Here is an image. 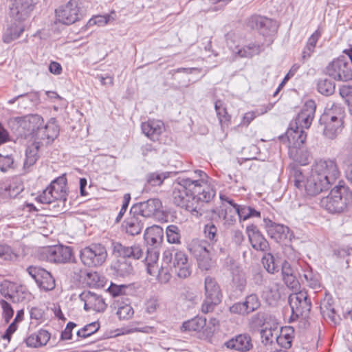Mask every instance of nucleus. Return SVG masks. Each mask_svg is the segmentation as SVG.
Returning a JSON list of instances; mask_svg holds the SVG:
<instances>
[{
    "mask_svg": "<svg viewBox=\"0 0 352 352\" xmlns=\"http://www.w3.org/2000/svg\"><path fill=\"white\" fill-rule=\"evenodd\" d=\"M170 172H155L147 175V184L151 186H160L163 184L164 179L170 177Z\"/></svg>",
    "mask_w": 352,
    "mask_h": 352,
    "instance_id": "obj_40",
    "label": "nucleus"
},
{
    "mask_svg": "<svg viewBox=\"0 0 352 352\" xmlns=\"http://www.w3.org/2000/svg\"><path fill=\"white\" fill-rule=\"evenodd\" d=\"M289 302L293 314L296 316H307L311 307L310 299L307 292L300 291L293 294L289 297Z\"/></svg>",
    "mask_w": 352,
    "mask_h": 352,
    "instance_id": "obj_9",
    "label": "nucleus"
},
{
    "mask_svg": "<svg viewBox=\"0 0 352 352\" xmlns=\"http://www.w3.org/2000/svg\"><path fill=\"white\" fill-rule=\"evenodd\" d=\"M247 25L252 29L259 31L263 36H270L275 33L277 30L276 21L261 16H252L247 21Z\"/></svg>",
    "mask_w": 352,
    "mask_h": 352,
    "instance_id": "obj_15",
    "label": "nucleus"
},
{
    "mask_svg": "<svg viewBox=\"0 0 352 352\" xmlns=\"http://www.w3.org/2000/svg\"><path fill=\"white\" fill-rule=\"evenodd\" d=\"M302 277L307 285L310 288L314 289L321 288L320 275L316 272H314L309 266H307L306 269L303 270Z\"/></svg>",
    "mask_w": 352,
    "mask_h": 352,
    "instance_id": "obj_34",
    "label": "nucleus"
},
{
    "mask_svg": "<svg viewBox=\"0 0 352 352\" xmlns=\"http://www.w3.org/2000/svg\"><path fill=\"white\" fill-rule=\"evenodd\" d=\"M349 188L344 185L335 186L330 194L321 199L320 205L331 213H340L349 204Z\"/></svg>",
    "mask_w": 352,
    "mask_h": 352,
    "instance_id": "obj_3",
    "label": "nucleus"
},
{
    "mask_svg": "<svg viewBox=\"0 0 352 352\" xmlns=\"http://www.w3.org/2000/svg\"><path fill=\"white\" fill-rule=\"evenodd\" d=\"M15 122L19 129L23 130L22 131H19V134L21 136L27 137L34 135V132L36 131V129L43 124V119L41 116L34 114L17 118Z\"/></svg>",
    "mask_w": 352,
    "mask_h": 352,
    "instance_id": "obj_12",
    "label": "nucleus"
},
{
    "mask_svg": "<svg viewBox=\"0 0 352 352\" xmlns=\"http://www.w3.org/2000/svg\"><path fill=\"white\" fill-rule=\"evenodd\" d=\"M162 207V201L159 199L153 198L133 204L131 212L139 214L143 218H150L160 212Z\"/></svg>",
    "mask_w": 352,
    "mask_h": 352,
    "instance_id": "obj_11",
    "label": "nucleus"
},
{
    "mask_svg": "<svg viewBox=\"0 0 352 352\" xmlns=\"http://www.w3.org/2000/svg\"><path fill=\"white\" fill-rule=\"evenodd\" d=\"M278 331L277 329H263L261 332L263 342L272 343L274 338L275 332Z\"/></svg>",
    "mask_w": 352,
    "mask_h": 352,
    "instance_id": "obj_61",
    "label": "nucleus"
},
{
    "mask_svg": "<svg viewBox=\"0 0 352 352\" xmlns=\"http://www.w3.org/2000/svg\"><path fill=\"white\" fill-rule=\"evenodd\" d=\"M122 226L129 235L140 234L144 226V218L139 214H134L130 211L129 216L124 221Z\"/></svg>",
    "mask_w": 352,
    "mask_h": 352,
    "instance_id": "obj_21",
    "label": "nucleus"
},
{
    "mask_svg": "<svg viewBox=\"0 0 352 352\" xmlns=\"http://www.w3.org/2000/svg\"><path fill=\"white\" fill-rule=\"evenodd\" d=\"M195 174L197 175L199 179L185 177V179H188V181L187 187L188 188V191L190 192V195H195L196 197H201L206 195L205 192H207L208 191L211 190L214 196L215 191L211 188L206 182L207 175L201 170H195Z\"/></svg>",
    "mask_w": 352,
    "mask_h": 352,
    "instance_id": "obj_13",
    "label": "nucleus"
},
{
    "mask_svg": "<svg viewBox=\"0 0 352 352\" xmlns=\"http://www.w3.org/2000/svg\"><path fill=\"white\" fill-rule=\"evenodd\" d=\"M163 236V229L154 225L146 229L144 238L148 245L156 248L162 242Z\"/></svg>",
    "mask_w": 352,
    "mask_h": 352,
    "instance_id": "obj_27",
    "label": "nucleus"
},
{
    "mask_svg": "<svg viewBox=\"0 0 352 352\" xmlns=\"http://www.w3.org/2000/svg\"><path fill=\"white\" fill-rule=\"evenodd\" d=\"M59 128L56 123L55 118H52L45 125L39 126L34 135V143L35 145H39V147L44 145H48L51 144L58 135Z\"/></svg>",
    "mask_w": 352,
    "mask_h": 352,
    "instance_id": "obj_6",
    "label": "nucleus"
},
{
    "mask_svg": "<svg viewBox=\"0 0 352 352\" xmlns=\"http://www.w3.org/2000/svg\"><path fill=\"white\" fill-rule=\"evenodd\" d=\"M113 19L111 15H98L91 18L87 23L88 26L98 25V26H103L108 23L111 19Z\"/></svg>",
    "mask_w": 352,
    "mask_h": 352,
    "instance_id": "obj_59",
    "label": "nucleus"
},
{
    "mask_svg": "<svg viewBox=\"0 0 352 352\" xmlns=\"http://www.w3.org/2000/svg\"><path fill=\"white\" fill-rule=\"evenodd\" d=\"M272 107V106L271 104H268L265 107V109L262 110L261 112H259L258 110H256L255 111L246 113L243 116V124L248 125L257 116L267 113Z\"/></svg>",
    "mask_w": 352,
    "mask_h": 352,
    "instance_id": "obj_60",
    "label": "nucleus"
},
{
    "mask_svg": "<svg viewBox=\"0 0 352 352\" xmlns=\"http://www.w3.org/2000/svg\"><path fill=\"white\" fill-rule=\"evenodd\" d=\"M206 324V319L196 317L183 323L182 329L188 331H201Z\"/></svg>",
    "mask_w": 352,
    "mask_h": 352,
    "instance_id": "obj_37",
    "label": "nucleus"
},
{
    "mask_svg": "<svg viewBox=\"0 0 352 352\" xmlns=\"http://www.w3.org/2000/svg\"><path fill=\"white\" fill-rule=\"evenodd\" d=\"M205 296L207 298L221 301L222 294L220 287L216 280L210 276L205 278Z\"/></svg>",
    "mask_w": 352,
    "mask_h": 352,
    "instance_id": "obj_32",
    "label": "nucleus"
},
{
    "mask_svg": "<svg viewBox=\"0 0 352 352\" xmlns=\"http://www.w3.org/2000/svg\"><path fill=\"white\" fill-rule=\"evenodd\" d=\"M244 304L249 314L256 310L261 305L259 298L255 294L248 296L244 301Z\"/></svg>",
    "mask_w": 352,
    "mask_h": 352,
    "instance_id": "obj_51",
    "label": "nucleus"
},
{
    "mask_svg": "<svg viewBox=\"0 0 352 352\" xmlns=\"http://www.w3.org/2000/svg\"><path fill=\"white\" fill-rule=\"evenodd\" d=\"M23 31V29L17 26L7 28L3 36V41L7 43H10L12 41L18 38Z\"/></svg>",
    "mask_w": 352,
    "mask_h": 352,
    "instance_id": "obj_47",
    "label": "nucleus"
},
{
    "mask_svg": "<svg viewBox=\"0 0 352 352\" xmlns=\"http://www.w3.org/2000/svg\"><path fill=\"white\" fill-rule=\"evenodd\" d=\"M225 346L241 352L249 351L253 347L252 339L248 334H240L232 338L225 343Z\"/></svg>",
    "mask_w": 352,
    "mask_h": 352,
    "instance_id": "obj_26",
    "label": "nucleus"
},
{
    "mask_svg": "<svg viewBox=\"0 0 352 352\" xmlns=\"http://www.w3.org/2000/svg\"><path fill=\"white\" fill-rule=\"evenodd\" d=\"M289 181L307 196L314 197L328 190L338 178L340 172L334 160H320L311 167L309 175L305 179L302 170L295 166L290 167Z\"/></svg>",
    "mask_w": 352,
    "mask_h": 352,
    "instance_id": "obj_1",
    "label": "nucleus"
},
{
    "mask_svg": "<svg viewBox=\"0 0 352 352\" xmlns=\"http://www.w3.org/2000/svg\"><path fill=\"white\" fill-rule=\"evenodd\" d=\"M118 276L126 277L133 274V267L131 263L124 259L119 260L115 266Z\"/></svg>",
    "mask_w": 352,
    "mask_h": 352,
    "instance_id": "obj_42",
    "label": "nucleus"
},
{
    "mask_svg": "<svg viewBox=\"0 0 352 352\" xmlns=\"http://www.w3.org/2000/svg\"><path fill=\"white\" fill-rule=\"evenodd\" d=\"M188 261L186 254L177 250H166L163 254V261L166 264H172L170 267H174L184 264Z\"/></svg>",
    "mask_w": 352,
    "mask_h": 352,
    "instance_id": "obj_31",
    "label": "nucleus"
},
{
    "mask_svg": "<svg viewBox=\"0 0 352 352\" xmlns=\"http://www.w3.org/2000/svg\"><path fill=\"white\" fill-rule=\"evenodd\" d=\"M49 186L52 189L56 201H58L63 207H65L67 197V178L65 176L63 175L57 177L51 182Z\"/></svg>",
    "mask_w": 352,
    "mask_h": 352,
    "instance_id": "obj_23",
    "label": "nucleus"
},
{
    "mask_svg": "<svg viewBox=\"0 0 352 352\" xmlns=\"http://www.w3.org/2000/svg\"><path fill=\"white\" fill-rule=\"evenodd\" d=\"M220 302V301H215L212 299L205 298V300H204L201 306V311L205 314L209 313L212 311L214 307L219 305Z\"/></svg>",
    "mask_w": 352,
    "mask_h": 352,
    "instance_id": "obj_62",
    "label": "nucleus"
},
{
    "mask_svg": "<svg viewBox=\"0 0 352 352\" xmlns=\"http://www.w3.org/2000/svg\"><path fill=\"white\" fill-rule=\"evenodd\" d=\"M37 0H14L12 10H15L19 19H24L34 10Z\"/></svg>",
    "mask_w": 352,
    "mask_h": 352,
    "instance_id": "obj_30",
    "label": "nucleus"
},
{
    "mask_svg": "<svg viewBox=\"0 0 352 352\" xmlns=\"http://www.w3.org/2000/svg\"><path fill=\"white\" fill-rule=\"evenodd\" d=\"M133 314V309L129 304H120L118 307L116 314L120 320H129Z\"/></svg>",
    "mask_w": 352,
    "mask_h": 352,
    "instance_id": "obj_48",
    "label": "nucleus"
},
{
    "mask_svg": "<svg viewBox=\"0 0 352 352\" xmlns=\"http://www.w3.org/2000/svg\"><path fill=\"white\" fill-rule=\"evenodd\" d=\"M280 284L273 282L266 286L263 294L267 300L277 301L280 298Z\"/></svg>",
    "mask_w": 352,
    "mask_h": 352,
    "instance_id": "obj_41",
    "label": "nucleus"
},
{
    "mask_svg": "<svg viewBox=\"0 0 352 352\" xmlns=\"http://www.w3.org/2000/svg\"><path fill=\"white\" fill-rule=\"evenodd\" d=\"M107 256L105 247L99 243L85 247L80 252L81 262L89 267L101 265L105 261Z\"/></svg>",
    "mask_w": 352,
    "mask_h": 352,
    "instance_id": "obj_5",
    "label": "nucleus"
},
{
    "mask_svg": "<svg viewBox=\"0 0 352 352\" xmlns=\"http://www.w3.org/2000/svg\"><path fill=\"white\" fill-rule=\"evenodd\" d=\"M326 74L337 81L347 82L352 80L351 60L340 56L333 59L325 68Z\"/></svg>",
    "mask_w": 352,
    "mask_h": 352,
    "instance_id": "obj_4",
    "label": "nucleus"
},
{
    "mask_svg": "<svg viewBox=\"0 0 352 352\" xmlns=\"http://www.w3.org/2000/svg\"><path fill=\"white\" fill-rule=\"evenodd\" d=\"M79 298L85 302L84 309L86 311L94 310L102 312L107 308V304L102 296L90 291L82 292L79 295Z\"/></svg>",
    "mask_w": 352,
    "mask_h": 352,
    "instance_id": "obj_18",
    "label": "nucleus"
},
{
    "mask_svg": "<svg viewBox=\"0 0 352 352\" xmlns=\"http://www.w3.org/2000/svg\"><path fill=\"white\" fill-rule=\"evenodd\" d=\"M167 241L170 243H180L181 233L180 229L175 225L167 226L166 230Z\"/></svg>",
    "mask_w": 352,
    "mask_h": 352,
    "instance_id": "obj_45",
    "label": "nucleus"
},
{
    "mask_svg": "<svg viewBox=\"0 0 352 352\" xmlns=\"http://www.w3.org/2000/svg\"><path fill=\"white\" fill-rule=\"evenodd\" d=\"M246 232L249 241L254 250L261 252H266L269 250L270 245L268 241L259 231L256 226L252 224L247 226Z\"/></svg>",
    "mask_w": 352,
    "mask_h": 352,
    "instance_id": "obj_19",
    "label": "nucleus"
},
{
    "mask_svg": "<svg viewBox=\"0 0 352 352\" xmlns=\"http://www.w3.org/2000/svg\"><path fill=\"white\" fill-rule=\"evenodd\" d=\"M113 254L122 258H129L135 260L140 259L143 256V250L138 245L125 246L118 242L112 243Z\"/></svg>",
    "mask_w": 352,
    "mask_h": 352,
    "instance_id": "obj_20",
    "label": "nucleus"
},
{
    "mask_svg": "<svg viewBox=\"0 0 352 352\" xmlns=\"http://www.w3.org/2000/svg\"><path fill=\"white\" fill-rule=\"evenodd\" d=\"M344 109L340 104H327L324 112L320 116L319 122L323 126V134L329 139L336 138L344 128Z\"/></svg>",
    "mask_w": 352,
    "mask_h": 352,
    "instance_id": "obj_2",
    "label": "nucleus"
},
{
    "mask_svg": "<svg viewBox=\"0 0 352 352\" xmlns=\"http://www.w3.org/2000/svg\"><path fill=\"white\" fill-rule=\"evenodd\" d=\"M338 158L344 168H348L352 164V150L343 148Z\"/></svg>",
    "mask_w": 352,
    "mask_h": 352,
    "instance_id": "obj_53",
    "label": "nucleus"
},
{
    "mask_svg": "<svg viewBox=\"0 0 352 352\" xmlns=\"http://www.w3.org/2000/svg\"><path fill=\"white\" fill-rule=\"evenodd\" d=\"M129 289V285H116L111 283L108 287L109 293L113 297L123 296L126 294V290Z\"/></svg>",
    "mask_w": 352,
    "mask_h": 352,
    "instance_id": "obj_54",
    "label": "nucleus"
},
{
    "mask_svg": "<svg viewBox=\"0 0 352 352\" xmlns=\"http://www.w3.org/2000/svg\"><path fill=\"white\" fill-rule=\"evenodd\" d=\"M266 231L269 236L276 242L287 239L289 229L287 226L273 222L270 219H264Z\"/></svg>",
    "mask_w": 352,
    "mask_h": 352,
    "instance_id": "obj_22",
    "label": "nucleus"
},
{
    "mask_svg": "<svg viewBox=\"0 0 352 352\" xmlns=\"http://www.w3.org/2000/svg\"><path fill=\"white\" fill-rule=\"evenodd\" d=\"M316 105L314 100H310L305 102L300 112L297 115L294 122V126L301 129H309L316 112Z\"/></svg>",
    "mask_w": 352,
    "mask_h": 352,
    "instance_id": "obj_16",
    "label": "nucleus"
},
{
    "mask_svg": "<svg viewBox=\"0 0 352 352\" xmlns=\"http://www.w3.org/2000/svg\"><path fill=\"white\" fill-rule=\"evenodd\" d=\"M1 305L3 309V312L5 318V320L6 322H8L10 318L12 317L14 311L11 307V305L4 300H2L1 302Z\"/></svg>",
    "mask_w": 352,
    "mask_h": 352,
    "instance_id": "obj_63",
    "label": "nucleus"
},
{
    "mask_svg": "<svg viewBox=\"0 0 352 352\" xmlns=\"http://www.w3.org/2000/svg\"><path fill=\"white\" fill-rule=\"evenodd\" d=\"M99 329V324L97 322H91L81 329L78 330L77 332V336L79 338H86L94 333H96Z\"/></svg>",
    "mask_w": 352,
    "mask_h": 352,
    "instance_id": "obj_50",
    "label": "nucleus"
},
{
    "mask_svg": "<svg viewBox=\"0 0 352 352\" xmlns=\"http://www.w3.org/2000/svg\"><path fill=\"white\" fill-rule=\"evenodd\" d=\"M141 128L146 137L155 141L162 133L163 123L160 121L148 120L146 122H143Z\"/></svg>",
    "mask_w": 352,
    "mask_h": 352,
    "instance_id": "obj_29",
    "label": "nucleus"
},
{
    "mask_svg": "<svg viewBox=\"0 0 352 352\" xmlns=\"http://www.w3.org/2000/svg\"><path fill=\"white\" fill-rule=\"evenodd\" d=\"M206 245L205 241L194 239L189 243L188 250L196 258L206 256L209 254Z\"/></svg>",
    "mask_w": 352,
    "mask_h": 352,
    "instance_id": "obj_35",
    "label": "nucleus"
},
{
    "mask_svg": "<svg viewBox=\"0 0 352 352\" xmlns=\"http://www.w3.org/2000/svg\"><path fill=\"white\" fill-rule=\"evenodd\" d=\"M41 256L43 259L51 263H65L71 260L72 250L68 246L54 245L44 248L42 250Z\"/></svg>",
    "mask_w": 352,
    "mask_h": 352,
    "instance_id": "obj_8",
    "label": "nucleus"
},
{
    "mask_svg": "<svg viewBox=\"0 0 352 352\" xmlns=\"http://www.w3.org/2000/svg\"><path fill=\"white\" fill-rule=\"evenodd\" d=\"M199 267L203 270H209L212 267L211 259L209 257V254L206 256H200L197 258Z\"/></svg>",
    "mask_w": 352,
    "mask_h": 352,
    "instance_id": "obj_64",
    "label": "nucleus"
},
{
    "mask_svg": "<svg viewBox=\"0 0 352 352\" xmlns=\"http://www.w3.org/2000/svg\"><path fill=\"white\" fill-rule=\"evenodd\" d=\"M10 294H8L9 299L13 302H19L23 301L28 294L22 286H17L15 284L10 283Z\"/></svg>",
    "mask_w": 352,
    "mask_h": 352,
    "instance_id": "obj_39",
    "label": "nucleus"
},
{
    "mask_svg": "<svg viewBox=\"0 0 352 352\" xmlns=\"http://www.w3.org/2000/svg\"><path fill=\"white\" fill-rule=\"evenodd\" d=\"M26 270L41 289L45 291H51L54 289L55 280L45 269L38 266H30Z\"/></svg>",
    "mask_w": 352,
    "mask_h": 352,
    "instance_id": "obj_10",
    "label": "nucleus"
},
{
    "mask_svg": "<svg viewBox=\"0 0 352 352\" xmlns=\"http://www.w3.org/2000/svg\"><path fill=\"white\" fill-rule=\"evenodd\" d=\"M293 334L294 329L289 327L282 330L280 334L278 331L275 332L274 338L282 348L288 349L292 346Z\"/></svg>",
    "mask_w": 352,
    "mask_h": 352,
    "instance_id": "obj_33",
    "label": "nucleus"
},
{
    "mask_svg": "<svg viewBox=\"0 0 352 352\" xmlns=\"http://www.w3.org/2000/svg\"><path fill=\"white\" fill-rule=\"evenodd\" d=\"M289 154L294 161L301 165H306L309 163V153L303 146L297 148H290Z\"/></svg>",
    "mask_w": 352,
    "mask_h": 352,
    "instance_id": "obj_36",
    "label": "nucleus"
},
{
    "mask_svg": "<svg viewBox=\"0 0 352 352\" xmlns=\"http://www.w3.org/2000/svg\"><path fill=\"white\" fill-rule=\"evenodd\" d=\"M286 136L289 151L290 148H297L303 146L307 139V134L303 129L294 126V124H290V127L286 132Z\"/></svg>",
    "mask_w": 352,
    "mask_h": 352,
    "instance_id": "obj_25",
    "label": "nucleus"
},
{
    "mask_svg": "<svg viewBox=\"0 0 352 352\" xmlns=\"http://www.w3.org/2000/svg\"><path fill=\"white\" fill-rule=\"evenodd\" d=\"M184 264L171 267V270L177 274V276L181 278H186L188 277L191 274L190 265L188 262H184Z\"/></svg>",
    "mask_w": 352,
    "mask_h": 352,
    "instance_id": "obj_52",
    "label": "nucleus"
},
{
    "mask_svg": "<svg viewBox=\"0 0 352 352\" xmlns=\"http://www.w3.org/2000/svg\"><path fill=\"white\" fill-rule=\"evenodd\" d=\"M317 89L324 96H330L335 91V84L327 78L320 79L317 83Z\"/></svg>",
    "mask_w": 352,
    "mask_h": 352,
    "instance_id": "obj_43",
    "label": "nucleus"
},
{
    "mask_svg": "<svg viewBox=\"0 0 352 352\" xmlns=\"http://www.w3.org/2000/svg\"><path fill=\"white\" fill-rule=\"evenodd\" d=\"M14 164V158L12 155H3L0 153V169L6 172L8 168H12Z\"/></svg>",
    "mask_w": 352,
    "mask_h": 352,
    "instance_id": "obj_58",
    "label": "nucleus"
},
{
    "mask_svg": "<svg viewBox=\"0 0 352 352\" xmlns=\"http://www.w3.org/2000/svg\"><path fill=\"white\" fill-rule=\"evenodd\" d=\"M232 281L237 290L242 292L245 289L247 281L244 273L239 272L236 274L233 273Z\"/></svg>",
    "mask_w": 352,
    "mask_h": 352,
    "instance_id": "obj_55",
    "label": "nucleus"
},
{
    "mask_svg": "<svg viewBox=\"0 0 352 352\" xmlns=\"http://www.w3.org/2000/svg\"><path fill=\"white\" fill-rule=\"evenodd\" d=\"M205 236L212 243L217 241V228L213 223H208L204 226Z\"/></svg>",
    "mask_w": 352,
    "mask_h": 352,
    "instance_id": "obj_56",
    "label": "nucleus"
},
{
    "mask_svg": "<svg viewBox=\"0 0 352 352\" xmlns=\"http://www.w3.org/2000/svg\"><path fill=\"white\" fill-rule=\"evenodd\" d=\"M331 301V299L324 300L320 305V310L323 316H327L332 321H335V309Z\"/></svg>",
    "mask_w": 352,
    "mask_h": 352,
    "instance_id": "obj_49",
    "label": "nucleus"
},
{
    "mask_svg": "<svg viewBox=\"0 0 352 352\" xmlns=\"http://www.w3.org/2000/svg\"><path fill=\"white\" fill-rule=\"evenodd\" d=\"M262 263L267 272L270 274H274L278 271L279 265L271 253H267L263 256Z\"/></svg>",
    "mask_w": 352,
    "mask_h": 352,
    "instance_id": "obj_44",
    "label": "nucleus"
},
{
    "mask_svg": "<svg viewBox=\"0 0 352 352\" xmlns=\"http://www.w3.org/2000/svg\"><path fill=\"white\" fill-rule=\"evenodd\" d=\"M177 181L173 191V200L175 205L181 207L184 206L185 200L189 199L190 193L187 187L188 179H185V177H179Z\"/></svg>",
    "mask_w": 352,
    "mask_h": 352,
    "instance_id": "obj_24",
    "label": "nucleus"
},
{
    "mask_svg": "<svg viewBox=\"0 0 352 352\" xmlns=\"http://www.w3.org/2000/svg\"><path fill=\"white\" fill-rule=\"evenodd\" d=\"M80 17L81 14L77 3L72 0L56 10V21L64 25L73 24L79 21Z\"/></svg>",
    "mask_w": 352,
    "mask_h": 352,
    "instance_id": "obj_7",
    "label": "nucleus"
},
{
    "mask_svg": "<svg viewBox=\"0 0 352 352\" xmlns=\"http://www.w3.org/2000/svg\"><path fill=\"white\" fill-rule=\"evenodd\" d=\"M206 213V217L211 221H218L223 219V224L226 227L233 226L236 223L238 217L236 210L222 209L221 208L208 210Z\"/></svg>",
    "mask_w": 352,
    "mask_h": 352,
    "instance_id": "obj_17",
    "label": "nucleus"
},
{
    "mask_svg": "<svg viewBox=\"0 0 352 352\" xmlns=\"http://www.w3.org/2000/svg\"><path fill=\"white\" fill-rule=\"evenodd\" d=\"M228 45L233 54L239 58H251L254 55L258 54L261 50V46L255 43H251L242 47H239V46L233 47L230 45V39H228Z\"/></svg>",
    "mask_w": 352,
    "mask_h": 352,
    "instance_id": "obj_28",
    "label": "nucleus"
},
{
    "mask_svg": "<svg viewBox=\"0 0 352 352\" xmlns=\"http://www.w3.org/2000/svg\"><path fill=\"white\" fill-rule=\"evenodd\" d=\"M36 199L39 202L45 204H50L54 201H56L50 186L44 190L42 194L40 195Z\"/></svg>",
    "mask_w": 352,
    "mask_h": 352,
    "instance_id": "obj_57",
    "label": "nucleus"
},
{
    "mask_svg": "<svg viewBox=\"0 0 352 352\" xmlns=\"http://www.w3.org/2000/svg\"><path fill=\"white\" fill-rule=\"evenodd\" d=\"M214 108L221 125L227 124L230 120V116L228 113L226 109L223 107L222 102L218 100L214 104Z\"/></svg>",
    "mask_w": 352,
    "mask_h": 352,
    "instance_id": "obj_46",
    "label": "nucleus"
},
{
    "mask_svg": "<svg viewBox=\"0 0 352 352\" xmlns=\"http://www.w3.org/2000/svg\"><path fill=\"white\" fill-rule=\"evenodd\" d=\"M39 145H32L28 146L25 151V160L24 162V168L28 169L33 166L38 160L39 156L38 155V151L39 149Z\"/></svg>",
    "mask_w": 352,
    "mask_h": 352,
    "instance_id": "obj_38",
    "label": "nucleus"
},
{
    "mask_svg": "<svg viewBox=\"0 0 352 352\" xmlns=\"http://www.w3.org/2000/svg\"><path fill=\"white\" fill-rule=\"evenodd\" d=\"M205 193L206 195L201 197L190 195L189 199L185 200L184 206H182L181 208L190 212L193 215L201 216L204 212L202 208L204 204L208 203L214 197V194L211 190L205 192Z\"/></svg>",
    "mask_w": 352,
    "mask_h": 352,
    "instance_id": "obj_14",
    "label": "nucleus"
}]
</instances>
